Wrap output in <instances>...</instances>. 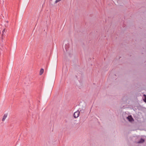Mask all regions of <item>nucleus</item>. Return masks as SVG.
Segmentation results:
<instances>
[{
  "instance_id": "1",
  "label": "nucleus",
  "mask_w": 146,
  "mask_h": 146,
  "mask_svg": "<svg viewBox=\"0 0 146 146\" xmlns=\"http://www.w3.org/2000/svg\"><path fill=\"white\" fill-rule=\"evenodd\" d=\"M80 114V112L79 111H77L75 112L74 114V118H76L78 117Z\"/></svg>"
},
{
  "instance_id": "2",
  "label": "nucleus",
  "mask_w": 146,
  "mask_h": 146,
  "mask_svg": "<svg viewBox=\"0 0 146 146\" xmlns=\"http://www.w3.org/2000/svg\"><path fill=\"white\" fill-rule=\"evenodd\" d=\"M127 118L130 121H131L133 120V119L131 115L127 117Z\"/></svg>"
},
{
  "instance_id": "3",
  "label": "nucleus",
  "mask_w": 146,
  "mask_h": 146,
  "mask_svg": "<svg viewBox=\"0 0 146 146\" xmlns=\"http://www.w3.org/2000/svg\"><path fill=\"white\" fill-rule=\"evenodd\" d=\"M7 116V113L3 115V118L2 119V121H4L5 120V119L6 118Z\"/></svg>"
},
{
  "instance_id": "4",
  "label": "nucleus",
  "mask_w": 146,
  "mask_h": 146,
  "mask_svg": "<svg viewBox=\"0 0 146 146\" xmlns=\"http://www.w3.org/2000/svg\"><path fill=\"white\" fill-rule=\"evenodd\" d=\"M144 141H145V140L143 139L142 138H141L140 139V140L139 141L138 143H142L144 142Z\"/></svg>"
},
{
  "instance_id": "5",
  "label": "nucleus",
  "mask_w": 146,
  "mask_h": 146,
  "mask_svg": "<svg viewBox=\"0 0 146 146\" xmlns=\"http://www.w3.org/2000/svg\"><path fill=\"white\" fill-rule=\"evenodd\" d=\"M44 72V69L43 68H41L40 69V75H41Z\"/></svg>"
},
{
  "instance_id": "6",
  "label": "nucleus",
  "mask_w": 146,
  "mask_h": 146,
  "mask_svg": "<svg viewBox=\"0 0 146 146\" xmlns=\"http://www.w3.org/2000/svg\"><path fill=\"white\" fill-rule=\"evenodd\" d=\"M5 33H6V31H5V29H4L3 30V31H2V35L3 36L4 35H5Z\"/></svg>"
},
{
  "instance_id": "7",
  "label": "nucleus",
  "mask_w": 146,
  "mask_h": 146,
  "mask_svg": "<svg viewBox=\"0 0 146 146\" xmlns=\"http://www.w3.org/2000/svg\"><path fill=\"white\" fill-rule=\"evenodd\" d=\"M68 47H69V44H65V48L66 49V50L67 51L68 50Z\"/></svg>"
},
{
  "instance_id": "8",
  "label": "nucleus",
  "mask_w": 146,
  "mask_h": 146,
  "mask_svg": "<svg viewBox=\"0 0 146 146\" xmlns=\"http://www.w3.org/2000/svg\"><path fill=\"white\" fill-rule=\"evenodd\" d=\"M143 96L144 97V98L143 99V100L146 103V95L144 94Z\"/></svg>"
},
{
  "instance_id": "9",
  "label": "nucleus",
  "mask_w": 146,
  "mask_h": 146,
  "mask_svg": "<svg viewBox=\"0 0 146 146\" xmlns=\"http://www.w3.org/2000/svg\"><path fill=\"white\" fill-rule=\"evenodd\" d=\"M7 23H8V21H7Z\"/></svg>"
}]
</instances>
